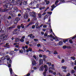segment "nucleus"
Returning <instances> with one entry per match:
<instances>
[{
  "mask_svg": "<svg viewBox=\"0 0 76 76\" xmlns=\"http://www.w3.org/2000/svg\"><path fill=\"white\" fill-rule=\"evenodd\" d=\"M10 54L11 55H13V54H15V52H14L13 51H11L10 53Z\"/></svg>",
  "mask_w": 76,
  "mask_h": 76,
  "instance_id": "nucleus-19",
  "label": "nucleus"
},
{
  "mask_svg": "<svg viewBox=\"0 0 76 76\" xmlns=\"http://www.w3.org/2000/svg\"><path fill=\"white\" fill-rule=\"evenodd\" d=\"M32 23H30L29 24H28L26 26V27H28V26H29V25H31Z\"/></svg>",
  "mask_w": 76,
  "mask_h": 76,
  "instance_id": "nucleus-28",
  "label": "nucleus"
},
{
  "mask_svg": "<svg viewBox=\"0 0 76 76\" xmlns=\"http://www.w3.org/2000/svg\"><path fill=\"white\" fill-rule=\"evenodd\" d=\"M62 44H63V42H59L58 45H62Z\"/></svg>",
  "mask_w": 76,
  "mask_h": 76,
  "instance_id": "nucleus-22",
  "label": "nucleus"
},
{
  "mask_svg": "<svg viewBox=\"0 0 76 76\" xmlns=\"http://www.w3.org/2000/svg\"><path fill=\"white\" fill-rule=\"evenodd\" d=\"M47 64H48L49 66H50L51 65V63H49L48 62L47 63Z\"/></svg>",
  "mask_w": 76,
  "mask_h": 76,
  "instance_id": "nucleus-27",
  "label": "nucleus"
},
{
  "mask_svg": "<svg viewBox=\"0 0 76 76\" xmlns=\"http://www.w3.org/2000/svg\"><path fill=\"white\" fill-rule=\"evenodd\" d=\"M67 48V47H66V46H63V48L64 49H65V48Z\"/></svg>",
  "mask_w": 76,
  "mask_h": 76,
  "instance_id": "nucleus-43",
  "label": "nucleus"
},
{
  "mask_svg": "<svg viewBox=\"0 0 76 76\" xmlns=\"http://www.w3.org/2000/svg\"><path fill=\"white\" fill-rule=\"evenodd\" d=\"M25 38V36H23L21 38V39L20 40V41L21 42H24V39Z\"/></svg>",
  "mask_w": 76,
  "mask_h": 76,
  "instance_id": "nucleus-7",
  "label": "nucleus"
},
{
  "mask_svg": "<svg viewBox=\"0 0 76 76\" xmlns=\"http://www.w3.org/2000/svg\"><path fill=\"white\" fill-rule=\"evenodd\" d=\"M45 9V7H41L39 8L40 10H42V9Z\"/></svg>",
  "mask_w": 76,
  "mask_h": 76,
  "instance_id": "nucleus-21",
  "label": "nucleus"
},
{
  "mask_svg": "<svg viewBox=\"0 0 76 76\" xmlns=\"http://www.w3.org/2000/svg\"><path fill=\"white\" fill-rule=\"evenodd\" d=\"M32 34H31L28 35V37H30V38H32Z\"/></svg>",
  "mask_w": 76,
  "mask_h": 76,
  "instance_id": "nucleus-29",
  "label": "nucleus"
},
{
  "mask_svg": "<svg viewBox=\"0 0 76 76\" xmlns=\"http://www.w3.org/2000/svg\"><path fill=\"white\" fill-rule=\"evenodd\" d=\"M39 63L40 64H43V60L42 59H40L39 60Z\"/></svg>",
  "mask_w": 76,
  "mask_h": 76,
  "instance_id": "nucleus-11",
  "label": "nucleus"
},
{
  "mask_svg": "<svg viewBox=\"0 0 76 76\" xmlns=\"http://www.w3.org/2000/svg\"><path fill=\"white\" fill-rule=\"evenodd\" d=\"M38 16H39V18H41L42 15L40 14H38Z\"/></svg>",
  "mask_w": 76,
  "mask_h": 76,
  "instance_id": "nucleus-26",
  "label": "nucleus"
},
{
  "mask_svg": "<svg viewBox=\"0 0 76 76\" xmlns=\"http://www.w3.org/2000/svg\"><path fill=\"white\" fill-rule=\"evenodd\" d=\"M73 63H74L73 62H70V64H71V65H73Z\"/></svg>",
  "mask_w": 76,
  "mask_h": 76,
  "instance_id": "nucleus-63",
  "label": "nucleus"
},
{
  "mask_svg": "<svg viewBox=\"0 0 76 76\" xmlns=\"http://www.w3.org/2000/svg\"><path fill=\"white\" fill-rule=\"evenodd\" d=\"M46 15V12H44V13L42 14V15L43 16H44V15Z\"/></svg>",
  "mask_w": 76,
  "mask_h": 76,
  "instance_id": "nucleus-52",
  "label": "nucleus"
},
{
  "mask_svg": "<svg viewBox=\"0 0 76 76\" xmlns=\"http://www.w3.org/2000/svg\"><path fill=\"white\" fill-rule=\"evenodd\" d=\"M47 13L48 14H49V15H51V14H52V12H47Z\"/></svg>",
  "mask_w": 76,
  "mask_h": 76,
  "instance_id": "nucleus-45",
  "label": "nucleus"
},
{
  "mask_svg": "<svg viewBox=\"0 0 76 76\" xmlns=\"http://www.w3.org/2000/svg\"><path fill=\"white\" fill-rule=\"evenodd\" d=\"M58 3V0H57L55 2V4H56V6L55 7V5H54V4L51 6V11H53V10H54V9L55 7H56L58 6V5H57Z\"/></svg>",
  "mask_w": 76,
  "mask_h": 76,
  "instance_id": "nucleus-2",
  "label": "nucleus"
},
{
  "mask_svg": "<svg viewBox=\"0 0 76 76\" xmlns=\"http://www.w3.org/2000/svg\"><path fill=\"white\" fill-rule=\"evenodd\" d=\"M61 62L62 63H64V59H62V60H61Z\"/></svg>",
  "mask_w": 76,
  "mask_h": 76,
  "instance_id": "nucleus-44",
  "label": "nucleus"
},
{
  "mask_svg": "<svg viewBox=\"0 0 76 76\" xmlns=\"http://www.w3.org/2000/svg\"><path fill=\"white\" fill-rule=\"evenodd\" d=\"M32 29H34V28H35V25H33L32 26Z\"/></svg>",
  "mask_w": 76,
  "mask_h": 76,
  "instance_id": "nucleus-40",
  "label": "nucleus"
},
{
  "mask_svg": "<svg viewBox=\"0 0 76 76\" xmlns=\"http://www.w3.org/2000/svg\"><path fill=\"white\" fill-rule=\"evenodd\" d=\"M46 73V72H45H45H43V75L44 76H45V75H46L45 74Z\"/></svg>",
  "mask_w": 76,
  "mask_h": 76,
  "instance_id": "nucleus-49",
  "label": "nucleus"
},
{
  "mask_svg": "<svg viewBox=\"0 0 76 76\" xmlns=\"http://www.w3.org/2000/svg\"><path fill=\"white\" fill-rule=\"evenodd\" d=\"M43 65H42V66L40 67L39 68V70L40 71H43L44 70V67Z\"/></svg>",
  "mask_w": 76,
  "mask_h": 76,
  "instance_id": "nucleus-12",
  "label": "nucleus"
},
{
  "mask_svg": "<svg viewBox=\"0 0 76 76\" xmlns=\"http://www.w3.org/2000/svg\"><path fill=\"white\" fill-rule=\"evenodd\" d=\"M39 7V4H37L36 5V8H38Z\"/></svg>",
  "mask_w": 76,
  "mask_h": 76,
  "instance_id": "nucleus-57",
  "label": "nucleus"
},
{
  "mask_svg": "<svg viewBox=\"0 0 76 76\" xmlns=\"http://www.w3.org/2000/svg\"><path fill=\"white\" fill-rule=\"evenodd\" d=\"M40 45H41L40 44H38L37 45V46L38 47H40Z\"/></svg>",
  "mask_w": 76,
  "mask_h": 76,
  "instance_id": "nucleus-56",
  "label": "nucleus"
},
{
  "mask_svg": "<svg viewBox=\"0 0 76 76\" xmlns=\"http://www.w3.org/2000/svg\"><path fill=\"white\" fill-rule=\"evenodd\" d=\"M21 26L22 28H24V26L23 25V24H21Z\"/></svg>",
  "mask_w": 76,
  "mask_h": 76,
  "instance_id": "nucleus-41",
  "label": "nucleus"
},
{
  "mask_svg": "<svg viewBox=\"0 0 76 76\" xmlns=\"http://www.w3.org/2000/svg\"><path fill=\"white\" fill-rule=\"evenodd\" d=\"M50 38H53H53H54V36H53V35L51 34L50 35Z\"/></svg>",
  "mask_w": 76,
  "mask_h": 76,
  "instance_id": "nucleus-39",
  "label": "nucleus"
},
{
  "mask_svg": "<svg viewBox=\"0 0 76 76\" xmlns=\"http://www.w3.org/2000/svg\"><path fill=\"white\" fill-rule=\"evenodd\" d=\"M70 76V73H69L67 75H66V76Z\"/></svg>",
  "mask_w": 76,
  "mask_h": 76,
  "instance_id": "nucleus-60",
  "label": "nucleus"
},
{
  "mask_svg": "<svg viewBox=\"0 0 76 76\" xmlns=\"http://www.w3.org/2000/svg\"><path fill=\"white\" fill-rule=\"evenodd\" d=\"M15 19H16V20H17L18 21V20H19L20 19L19 18H16Z\"/></svg>",
  "mask_w": 76,
  "mask_h": 76,
  "instance_id": "nucleus-53",
  "label": "nucleus"
},
{
  "mask_svg": "<svg viewBox=\"0 0 76 76\" xmlns=\"http://www.w3.org/2000/svg\"><path fill=\"white\" fill-rule=\"evenodd\" d=\"M36 28H41V27H42V25H41L40 26V27L39 26H38V23H36Z\"/></svg>",
  "mask_w": 76,
  "mask_h": 76,
  "instance_id": "nucleus-5",
  "label": "nucleus"
},
{
  "mask_svg": "<svg viewBox=\"0 0 76 76\" xmlns=\"http://www.w3.org/2000/svg\"><path fill=\"white\" fill-rule=\"evenodd\" d=\"M69 42L71 43V44H72V43H73V42L72 41V40L71 39H70L69 40Z\"/></svg>",
  "mask_w": 76,
  "mask_h": 76,
  "instance_id": "nucleus-35",
  "label": "nucleus"
},
{
  "mask_svg": "<svg viewBox=\"0 0 76 76\" xmlns=\"http://www.w3.org/2000/svg\"><path fill=\"white\" fill-rule=\"evenodd\" d=\"M28 50L29 51H32V48H28Z\"/></svg>",
  "mask_w": 76,
  "mask_h": 76,
  "instance_id": "nucleus-32",
  "label": "nucleus"
},
{
  "mask_svg": "<svg viewBox=\"0 0 76 76\" xmlns=\"http://www.w3.org/2000/svg\"><path fill=\"white\" fill-rule=\"evenodd\" d=\"M44 68L45 69V72H47V70H48L47 66V65H44Z\"/></svg>",
  "mask_w": 76,
  "mask_h": 76,
  "instance_id": "nucleus-13",
  "label": "nucleus"
},
{
  "mask_svg": "<svg viewBox=\"0 0 76 76\" xmlns=\"http://www.w3.org/2000/svg\"><path fill=\"white\" fill-rule=\"evenodd\" d=\"M17 28H18V29H20V26H18L17 27Z\"/></svg>",
  "mask_w": 76,
  "mask_h": 76,
  "instance_id": "nucleus-61",
  "label": "nucleus"
},
{
  "mask_svg": "<svg viewBox=\"0 0 76 76\" xmlns=\"http://www.w3.org/2000/svg\"><path fill=\"white\" fill-rule=\"evenodd\" d=\"M33 57L35 59H37V57H36V56L35 55L33 56Z\"/></svg>",
  "mask_w": 76,
  "mask_h": 76,
  "instance_id": "nucleus-54",
  "label": "nucleus"
},
{
  "mask_svg": "<svg viewBox=\"0 0 76 76\" xmlns=\"http://www.w3.org/2000/svg\"><path fill=\"white\" fill-rule=\"evenodd\" d=\"M10 15L11 16H12V17H13V16H15V14H13V13H11Z\"/></svg>",
  "mask_w": 76,
  "mask_h": 76,
  "instance_id": "nucleus-30",
  "label": "nucleus"
},
{
  "mask_svg": "<svg viewBox=\"0 0 76 76\" xmlns=\"http://www.w3.org/2000/svg\"><path fill=\"white\" fill-rule=\"evenodd\" d=\"M54 35V36H53V39H55V41H58L59 38H57V37L55 35Z\"/></svg>",
  "mask_w": 76,
  "mask_h": 76,
  "instance_id": "nucleus-6",
  "label": "nucleus"
},
{
  "mask_svg": "<svg viewBox=\"0 0 76 76\" xmlns=\"http://www.w3.org/2000/svg\"><path fill=\"white\" fill-rule=\"evenodd\" d=\"M71 73H75V70H72L71 71Z\"/></svg>",
  "mask_w": 76,
  "mask_h": 76,
  "instance_id": "nucleus-38",
  "label": "nucleus"
},
{
  "mask_svg": "<svg viewBox=\"0 0 76 76\" xmlns=\"http://www.w3.org/2000/svg\"><path fill=\"white\" fill-rule=\"evenodd\" d=\"M50 32H52L53 33V35H54V33H53V30H52V29H50Z\"/></svg>",
  "mask_w": 76,
  "mask_h": 76,
  "instance_id": "nucleus-51",
  "label": "nucleus"
},
{
  "mask_svg": "<svg viewBox=\"0 0 76 76\" xmlns=\"http://www.w3.org/2000/svg\"><path fill=\"white\" fill-rule=\"evenodd\" d=\"M7 37V35H6L5 34L2 35L0 36V42L2 40H6Z\"/></svg>",
  "mask_w": 76,
  "mask_h": 76,
  "instance_id": "nucleus-1",
  "label": "nucleus"
},
{
  "mask_svg": "<svg viewBox=\"0 0 76 76\" xmlns=\"http://www.w3.org/2000/svg\"><path fill=\"white\" fill-rule=\"evenodd\" d=\"M39 57H42V55L41 54L39 55Z\"/></svg>",
  "mask_w": 76,
  "mask_h": 76,
  "instance_id": "nucleus-58",
  "label": "nucleus"
},
{
  "mask_svg": "<svg viewBox=\"0 0 76 76\" xmlns=\"http://www.w3.org/2000/svg\"><path fill=\"white\" fill-rule=\"evenodd\" d=\"M32 13L34 14L33 15H36V12L34 11H33Z\"/></svg>",
  "mask_w": 76,
  "mask_h": 76,
  "instance_id": "nucleus-33",
  "label": "nucleus"
},
{
  "mask_svg": "<svg viewBox=\"0 0 76 76\" xmlns=\"http://www.w3.org/2000/svg\"><path fill=\"white\" fill-rule=\"evenodd\" d=\"M34 41H35L36 42H37V41H38V39H34Z\"/></svg>",
  "mask_w": 76,
  "mask_h": 76,
  "instance_id": "nucleus-36",
  "label": "nucleus"
},
{
  "mask_svg": "<svg viewBox=\"0 0 76 76\" xmlns=\"http://www.w3.org/2000/svg\"><path fill=\"white\" fill-rule=\"evenodd\" d=\"M49 73H53V71L50 70L49 71Z\"/></svg>",
  "mask_w": 76,
  "mask_h": 76,
  "instance_id": "nucleus-34",
  "label": "nucleus"
},
{
  "mask_svg": "<svg viewBox=\"0 0 76 76\" xmlns=\"http://www.w3.org/2000/svg\"><path fill=\"white\" fill-rule=\"evenodd\" d=\"M47 27V25H43V28H46Z\"/></svg>",
  "mask_w": 76,
  "mask_h": 76,
  "instance_id": "nucleus-55",
  "label": "nucleus"
},
{
  "mask_svg": "<svg viewBox=\"0 0 76 76\" xmlns=\"http://www.w3.org/2000/svg\"><path fill=\"white\" fill-rule=\"evenodd\" d=\"M19 44V43H18L16 42L15 43H14V45L15 46V47L16 48H19V45H18Z\"/></svg>",
  "mask_w": 76,
  "mask_h": 76,
  "instance_id": "nucleus-9",
  "label": "nucleus"
},
{
  "mask_svg": "<svg viewBox=\"0 0 76 76\" xmlns=\"http://www.w3.org/2000/svg\"><path fill=\"white\" fill-rule=\"evenodd\" d=\"M4 47H9V43H6L4 46Z\"/></svg>",
  "mask_w": 76,
  "mask_h": 76,
  "instance_id": "nucleus-16",
  "label": "nucleus"
},
{
  "mask_svg": "<svg viewBox=\"0 0 76 76\" xmlns=\"http://www.w3.org/2000/svg\"><path fill=\"white\" fill-rule=\"evenodd\" d=\"M59 1H61L62 2H63V3H64L65 1L64 0H59Z\"/></svg>",
  "mask_w": 76,
  "mask_h": 76,
  "instance_id": "nucleus-46",
  "label": "nucleus"
},
{
  "mask_svg": "<svg viewBox=\"0 0 76 76\" xmlns=\"http://www.w3.org/2000/svg\"><path fill=\"white\" fill-rule=\"evenodd\" d=\"M26 44L27 45H28L29 44V42L28 41H27L26 42Z\"/></svg>",
  "mask_w": 76,
  "mask_h": 76,
  "instance_id": "nucleus-48",
  "label": "nucleus"
},
{
  "mask_svg": "<svg viewBox=\"0 0 76 76\" xmlns=\"http://www.w3.org/2000/svg\"><path fill=\"white\" fill-rule=\"evenodd\" d=\"M32 64L33 66H34V65H35V64H36V62H35V61H34V60H32Z\"/></svg>",
  "mask_w": 76,
  "mask_h": 76,
  "instance_id": "nucleus-14",
  "label": "nucleus"
},
{
  "mask_svg": "<svg viewBox=\"0 0 76 76\" xmlns=\"http://www.w3.org/2000/svg\"><path fill=\"white\" fill-rule=\"evenodd\" d=\"M18 41H19V39L17 38L15 39V42H18Z\"/></svg>",
  "mask_w": 76,
  "mask_h": 76,
  "instance_id": "nucleus-23",
  "label": "nucleus"
},
{
  "mask_svg": "<svg viewBox=\"0 0 76 76\" xmlns=\"http://www.w3.org/2000/svg\"><path fill=\"white\" fill-rule=\"evenodd\" d=\"M15 51H18V49L15 48L14 50Z\"/></svg>",
  "mask_w": 76,
  "mask_h": 76,
  "instance_id": "nucleus-37",
  "label": "nucleus"
},
{
  "mask_svg": "<svg viewBox=\"0 0 76 76\" xmlns=\"http://www.w3.org/2000/svg\"><path fill=\"white\" fill-rule=\"evenodd\" d=\"M14 23L15 24L18 23V21L16 20V19L14 21Z\"/></svg>",
  "mask_w": 76,
  "mask_h": 76,
  "instance_id": "nucleus-31",
  "label": "nucleus"
},
{
  "mask_svg": "<svg viewBox=\"0 0 76 76\" xmlns=\"http://www.w3.org/2000/svg\"><path fill=\"white\" fill-rule=\"evenodd\" d=\"M29 16L28 15V14H25L24 15H23V17L24 19H27L28 18V16Z\"/></svg>",
  "mask_w": 76,
  "mask_h": 76,
  "instance_id": "nucleus-4",
  "label": "nucleus"
},
{
  "mask_svg": "<svg viewBox=\"0 0 76 76\" xmlns=\"http://www.w3.org/2000/svg\"><path fill=\"white\" fill-rule=\"evenodd\" d=\"M32 17L33 18V19L34 20H37V18H36V15H33Z\"/></svg>",
  "mask_w": 76,
  "mask_h": 76,
  "instance_id": "nucleus-10",
  "label": "nucleus"
},
{
  "mask_svg": "<svg viewBox=\"0 0 76 76\" xmlns=\"http://www.w3.org/2000/svg\"><path fill=\"white\" fill-rule=\"evenodd\" d=\"M10 71V74H11V76H12V74H13V71L12 70V68H10L9 69Z\"/></svg>",
  "mask_w": 76,
  "mask_h": 76,
  "instance_id": "nucleus-15",
  "label": "nucleus"
},
{
  "mask_svg": "<svg viewBox=\"0 0 76 76\" xmlns=\"http://www.w3.org/2000/svg\"><path fill=\"white\" fill-rule=\"evenodd\" d=\"M44 35L45 37H47V34L45 33V34Z\"/></svg>",
  "mask_w": 76,
  "mask_h": 76,
  "instance_id": "nucleus-59",
  "label": "nucleus"
},
{
  "mask_svg": "<svg viewBox=\"0 0 76 76\" xmlns=\"http://www.w3.org/2000/svg\"><path fill=\"white\" fill-rule=\"evenodd\" d=\"M5 6L7 8H10L11 7V6H12V5H11L10 4L7 3L5 4Z\"/></svg>",
  "mask_w": 76,
  "mask_h": 76,
  "instance_id": "nucleus-3",
  "label": "nucleus"
},
{
  "mask_svg": "<svg viewBox=\"0 0 76 76\" xmlns=\"http://www.w3.org/2000/svg\"><path fill=\"white\" fill-rule=\"evenodd\" d=\"M23 4L24 5H25L26 4H27V1H24L23 3Z\"/></svg>",
  "mask_w": 76,
  "mask_h": 76,
  "instance_id": "nucleus-24",
  "label": "nucleus"
},
{
  "mask_svg": "<svg viewBox=\"0 0 76 76\" xmlns=\"http://www.w3.org/2000/svg\"><path fill=\"white\" fill-rule=\"evenodd\" d=\"M74 70H76V66H75L74 67Z\"/></svg>",
  "mask_w": 76,
  "mask_h": 76,
  "instance_id": "nucleus-64",
  "label": "nucleus"
},
{
  "mask_svg": "<svg viewBox=\"0 0 76 76\" xmlns=\"http://www.w3.org/2000/svg\"><path fill=\"white\" fill-rule=\"evenodd\" d=\"M61 68L63 69H66L67 68V67L66 66H63L61 67Z\"/></svg>",
  "mask_w": 76,
  "mask_h": 76,
  "instance_id": "nucleus-20",
  "label": "nucleus"
},
{
  "mask_svg": "<svg viewBox=\"0 0 76 76\" xmlns=\"http://www.w3.org/2000/svg\"><path fill=\"white\" fill-rule=\"evenodd\" d=\"M39 51H42L43 52H44V51H43L41 49H39Z\"/></svg>",
  "mask_w": 76,
  "mask_h": 76,
  "instance_id": "nucleus-62",
  "label": "nucleus"
},
{
  "mask_svg": "<svg viewBox=\"0 0 76 76\" xmlns=\"http://www.w3.org/2000/svg\"><path fill=\"white\" fill-rule=\"evenodd\" d=\"M19 53L21 54H22V53H23V50H19Z\"/></svg>",
  "mask_w": 76,
  "mask_h": 76,
  "instance_id": "nucleus-25",
  "label": "nucleus"
},
{
  "mask_svg": "<svg viewBox=\"0 0 76 76\" xmlns=\"http://www.w3.org/2000/svg\"><path fill=\"white\" fill-rule=\"evenodd\" d=\"M50 3V1H47L46 2V4H48Z\"/></svg>",
  "mask_w": 76,
  "mask_h": 76,
  "instance_id": "nucleus-47",
  "label": "nucleus"
},
{
  "mask_svg": "<svg viewBox=\"0 0 76 76\" xmlns=\"http://www.w3.org/2000/svg\"><path fill=\"white\" fill-rule=\"evenodd\" d=\"M29 14L31 16H32V15H32V12H30Z\"/></svg>",
  "mask_w": 76,
  "mask_h": 76,
  "instance_id": "nucleus-42",
  "label": "nucleus"
},
{
  "mask_svg": "<svg viewBox=\"0 0 76 76\" xmlns=\"http://www.w3.org/2000/svg\"><path fill=\"white\" fill-rule=\"evenodd\" d=\"M70 58L72 59V60H75L76 58H75V57H73V56H72L70 57Z\"/></svg>",
  "mask_w": 76,
  "mask_h": 76,
  "instance_id": "nucleus-18",
  "label": "nucleus"
},
{
  "mask_svg": "<svg viewBox=\"0 0 76 76\" xmlns=\"http://www.w3.org/2000/svg\"><path fill=\"white\" fill-rule=\"evenodd\" d=\"M17 10H18V8H17V7H15L13 8V12H18Z\"/></svg>",
  "mask_w": 76,
  "mask_h": 76,
  "instance_id": "nucleus-8",
  "label": "nucleus"
},
{
  "mask_svg": "<svg viewBox=\"0 0 76 76\" xmlns=\"http://www.w3.org/2000/svg\"><path fill=\"white\" fill-rule=\"evenodd\" d=\"M9 2H12V3H14L15 2V0H8Z\"/></svg>",
  "mask_w": 76,
  "mask_h": 76,
  "instance_id": "nucleus-17",
  "label": "nucleus"
},
{
  "mask_svg": "<svg viewBox=\"0 0 76 76\" xmlns=\"http://www.w3.org/2000/svg\"><path fill=\"white\" fill-rule=\"evenodd\" d=\"M54 54H57V52L56 51H55L53 53Z\"/></svg>",
  "mask_w": 76,
  "mask_h": 76,
  "instance_id": "nucleus-50",
  "label": "nucleus"
}]
</instances>
